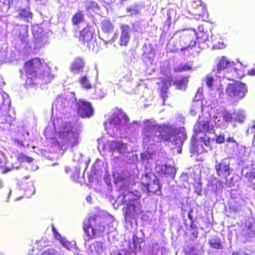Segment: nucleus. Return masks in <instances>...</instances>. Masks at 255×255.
Wrapping results in <instances>:
<instances>
[{
	"label": "nucleus",
	"mask_w": 255,
	"mask_h": 255,
	"mask_svg": "<svg viewBox=\"0 0 255 255\" xmlns=\"http://www.w3.org/2000/svg\"><path fill=\"white\" fill-rule=\"evenodd\" d=\"M141 6L138 4H133L127 8V12L129 15L134 16L140 14Z\"/></svg>",
	"instance_id": "27"
},
{
	"label": "nucleus",
	"mask_w": 255,
	"mask_h": 255,
	"mask_svg": "<svg viewBox=\"0 0 255 255\" xmlns=\"http://www.w3.org/2000/svg\"><path fill=\"white\" fill-rule=\"evenodd\" d=\"M227 142H236V140L233 137H229L227 139Z\"/></svg>",
	"instance_id": "58"
},
{
	"label": "nucleus",
	"mask_w": 255,
	"mask_h": 255,
	"mask_svg": "<svg viewBox=\"0 0 255 255\" xmlns=\"http://www.w3.org/2000/svg\"><path fill=\"white\" fill-rule=\"evenodd\" d=\"M248 74L250 75L254 76L255 75V69H252L248 71Z\"/></svg>",
	"instance_id": "57"
},
{
	"label": "nucleus",
	"mask_w": 255,
	"mask_h": 255,
	"mask_svg": "<svg viewBox=\"0 0 255 255\" xmlns=\"http://www.w3.org/2000/svg\"><path fill=\"white\" fill-rule=\"evenodd\" d=\"M79 82L83 88L87 89H90L92 88V85L86 76L81 77L79 79Z\"/></svg>",
	"instance_id": "34"
},
{
	"label": "nucleus",
	"mask_w": 255,
	"mask_h": 255,
	"mask_svg": "<svg viewBox=\"0 0 255 255\" xmlns=\"http://www.w3.org/2000/svg\"><path fill=\"white\" fill-rule=\"evenodd\" d=\"M141 189L147 193H151L159 195L161 193V186L158 179L151 172L146 173L141 179Z\"/></svg>",
	"instance_id": "8"
},
{
	"label": "nucleus",
	"mask_w": 255,
	"mask_h": 255,
	"mask_svg": "<svg viewBox=\"0 0 255 255\" xmlns=\"http://www.w3.org/2000/svg\"><path fill=\"white\" fill-rule=\"evenodd\" d=\"M117 227V224L116 222H115L114 221H113V222L110 223L108 225L109 229L110 232H113V231H115Z\"/></svg>",
	"instance_id": "50"
},
{
	"label": "nucleus",
	"mask_w": 255,
	"mask_h": 255,
	"mask_svg": "<svg viewBox=\"0 0 255 255\" xmlns=\"http://www.w3.org/2000/svg\"><path fill=\"white\" fill-rule=\"evenodd\" d=\"M95 31L94 28L91 25L87 24L84 28L80 31L79 40L83 44L87 43V46L91 49L92 45L95 41Z\"/></svg>",
	"instance_id": "12"
},
{
	"label": "nucleus",
	"mask_w": 255,
	"mask_h": 255,
	"mask_svg": "<svg viewBox=\"0 0 255 255\" xmlns=\"http://www.w3.org/2000/svg\"><path fill=\"white\" fill-rule=\"evenodd\" d=\"M140 156L144 162L148 163L149 160L152 158V154L149 151H145L141 153Z\"/></svg>",
	"instance_id": "40"
},
{
	"label": "nucleus",
	"mask_w": 255,
	"mask_h": 255,
	"mask_svg": "<svg viewBox=\"0 0 255 255\" xmlns=\"http://www.w3.org/2000/svg\"><path fill=\"white\" fill-rule=\"evenodd\" d=\"M110 151L114 154L115 153H118L121 154H124L128 152V145L122 141L116 140L112 141L109 144Z\"/></svg>",
	"instance_id": "16"
},
{
	"label": "nucleus",
	"mask_w": 255,
	"mask_h": 255,
	"mask_svg": "<svg viewBox=\"0 0 255 255\" xmlns=\"http://www.w3.org/2000/svg\"><path fill=\"white\" fill-rule=\"evenodd\" d=\"M192 65L190 63L180 64L174 67V71L178 72L187 71L192 69Z\"/></svg>",
	"instance_id": "32"
},
{
	"label": "nucleus",
	"mask_w": 255,
	"mask_h": 255,
	"mask_svg": "<svg viewBox=\"0 0 255 255\" xmlns=\"http://www.w3.org/2000/svg\"><path fill=\"white\" fill-rule=\"evenodd\" d=\"M111 255H130L129 252L126 250H120L111 254Z\"/></svg>",
	"instance_id": "47"
},
{
	"label": "nucleus",
	"mask_w": 255,
	"mask_h": 255,
	"mask_svg": "<svg viewBox=\"0 0 255 255\" xmlns=\"http://www.w3.org/2000/svg\"><path fill=\"white\" fill-rule=\"evenodd\" d=\"M243 234L246 237H253L255 236V221L252 219L246 223L243 229Z\"/></svg>",
	"instance_id": "20"
},
{
	"label": "nucleus",
	"mask_w": 255,
	"mask_h": 255,
	"mask_svg": "<svg viewBox=\"0 0 255 255\" xmlns=\"http://www.w3.org/2000/svg\"><path fill=\"white\" fill-rule=\"evenodd\" d=\"M230 209L234 213L237 214L241 210V206L239 203L233 202L230 205Z\"/></svg>",
	"instance_id": "37"
},
{
	"label": "nucleus",
	"mask_w": 255,
	"mask_h": 255,
	"mask_svg": "<svg viewBox=\"0 0 255 255\" xmlns=\"http://www.w3.org/2000/svg\"><path fill=\"white\" fill-rule=\"evenodd\" d=\"M210 247L214 249L221 250L223 248L219 238L215 237L209 241Z\"/></svg>",
	"instance_id": "29"
},
{
	"label": "nucleus",
	"mask_w": 255,
	"mask_h": 255,
	"mask_svg": "<svg viewBox=\"0 0 255 255\" xmlns=\"http://www.w3.org/2000/svg\"><path fill=\"white\" fill-rule=\"evenodd\" d=\"M85 15L81 10H78L72 16V21L74 25H77L81 23L84 19Z\"/></svg>",
	"instance_id": "28"
},
{
	"label": "nucleus",
	"mask_w": 255,
	"mask_h": 255,
	"mask_svg": "<svg viewBox=\"0 0 255 255\" xmlns=\"http://www.w3.org/2000/svg\"><path fill=\"white\" fill-rule=\"evenodd\" d=\"M142 243V239L137 238L136 236H133V244L135 249H140V244Z\"/></svg>",
	"instance_id": "42"
},
{
	"label": "nucleus",
	"mask_w": 255,
	"mask_h": 255,
	"mask_svg": "<svg viewBox=\"0 0 255 255\" xmlns=\"http://www.w3.org/2000/svg\"><path fill=\"white\" fill-rule=\"evenodd\" d=\"M144 144L152 145L163 140L175 145L182 144L186 138V134L178 132L177 129L165 126H160L153 122L146 120L143 131Z\"/></svg>",
	"instance_id": "2"
},
{
	"label": "nucleus",
	"mask_w": 255,
	"mask_h": 255,
	"mask_svg": "<svg viewBox=\"0 0 255 255\" xmlns=\"http://www.w3.org/2000/svg\"><path fill=\"white\" fill-rule=\"evenodd\" d=\"M225 141V137L222 135H219L217 136L216 138V142L217 143H223Z\"/></svg>",
	"instance_id": "51"
},
{
	"label": "nucleus",
	"mask_w": 255,
	"mask_h": 255,
	"mask_svg": "<svg viewBox=\"0 0 255 255\" xmlns=\"http://www.w3.org/2000/svg\"><path fill=\"white\" fill-rule=\"evenodd\" d=\"M25 22H29L32 19V13L28 9L19 10L18 15L16 16Z\"/></svg>",
	"instance_id": "25"
},
{
	"label": "nucleus",
	"mask_w": 255,
	"mask_h": 255,
	"mask_svg": "<svg viewBox=\"0 0 255 255\" xmlns=\"http://www.w3.org/2000/svg\"><path fill=\"white\" fill-rule=\"evenodd\" d=\"M248 182H250L252 184H255V168H252L250 172L247 173L245 175Z\"/></svg>",
	"instance_id": "35"
},
{
	"label": "nucleus",
	"mask_w": 255,
	"mask_h": 255,
	"mask_svg": "<svg viewBox=\"0 0 255 255\" xmlns=\"http://www.w3.org/2000/svg\"><path fill=\"white\" fill-rule=\"evenodd\" d=\"M80 172V168L79 167H76L75 168L74 172L73 173L72 175V179L76 181L78 179Z\"/></svg>",
	"instance_id": "49"
},
{
	"label": "nucleus",
	"mask_w": 255,
	"mask_h": 255,
	"mask_svg": "<svg viewBox=\"0 0 255 255\" xmlns=\"http://www.w3.org/2000/svg\"><path fill=\"white\" fill-rule=\"evenodd\" d=\"M195 44L196 41L194 40H190L189 43L187 46L181 48V51H184L185 50H189L193 47L195 46Z\"/></svg>",
	"instance_id": "45"
},
{
	"label": "nucleus",
	"mask_w": 255,
	"mask_h": 255,
	"mask_svg": "<svg viewBox=\"0 0 255 255\" xmlns=\"http://www.w3.org/2000/svg\"><path fill=\"white\" fill-rule=\"evenodd\" d=\"M45 129V134L62 150L77 146L80 141L82 127L79 123H64L61 118L54 119Z\"/></svg>",
	"instance_id": "1"
},
{
	"label": "nucleus",
	"mask_w": 255,
	"mask_h": 255,
	"mask_svg": "<svg viewBox=\"0 0 255 255\" xmlns=\"http://www.w3.org/2000/svg\"><path fill=\"white\" fill-rule=\"evenodd\" d=\"M236 72V68L235 67V63L234 62L231 63L225 57H222L219 60V62L217 65V69L216 71V76L217 77L227 78L230 79L226 76V73L230 71Z\"/></svg>",
	"instance_id": "10"
},
{
	"label": "nucleus",
	"mask_w": 255,
	"mask_h": 255,
	"mask_svg": "<svg viewBox=\"0 0 255 255\" xmlns=\"http://www.w3.org/2000/svg\"><path fill=\"white\" fill-rule=\"evenodd\" d=\"M165 95H166V92L164 91L163 89H162V91H161V97L163 98L164 101L165 100Z\"/></svg>",
	"instance_id": "59"
},
{
	"label": "nucleus",
	"mask_w": 255,
	"mask_h": 255,
	"mask_svg": "<svg viewBox=\"0 0 255 255\" xmlns=\"http://www.w3.org/2000/svg\"><path fill=\"white\" fill-rule=\"evenodd\" d=\"M10 106V101L8 99L4 100L0 110V124L7 123L10 125L12 122V118L4 110L8 109Z\"/></svg>",
	"instance_id": "17"
},
{
	"label": "nucleus",
	"mask_w": 255,
	"mask_h": 255,
	"mask_svg": "<svg viewBox=\"0 0 255 255\" xmlns=\"http://www.w3.org/2000/svg\"><path fill=\"white\" fill-rule=\"evenodd\" d=\"M194 36H196L197 38H199L201 37V38L203 42H205L206 40H209V38L208 35L204 33V32H201L197 35L196 34V33L195 31L193 32V35L192 36L194 37Z\"/></svg>",
	"instance_id": "44"
},
{
	"label": "nucleus",
	"mask_w": 255,
	"mask_h": 255,
	"mask_svg": "<svg viewBox=\"0 0 255 255\" xmlns=\"http://www.w3.org/2000/svg\"><path fill=\"white\" fill-rule=\"evenodd\" d=\"M92 199V198L90 196H88L86 197V200L88 202H90Z\"/></svg>",
	"instance_id": "61"
},
{
	"label": "nucleus",
	"mask_w": 255,
	"mask_h": 255,
	"mask_svg": "<svg viewBox=\"0 0 255 255\" xmlns=\"http://www.w3.org/2000/svg\"><path fill=\"white\" fill-rule=\"evenodd\" d=\"M36 28L37 29H35V28L33 29V35L34 37V49L35 51H38L48 44L49 38L47 32L44 31L41 28L36 27Z\"/></svg>",
	"instance_id": "11"
},
{
	"label": "nucleus",
	"mask_w": 255,
	"mask_h": 255,
	"mask_svg": "<svg viewBox=\"0 0 255 255\" xmlns=\"http://www.w3.org/2000/svg\"><path fill=\"white\" fill-rule=\"evenodd\" d=\"M24 68L27 77L26 83L28 85L37 84L38 80L46 83L53 78L49 66L39 58L28 61L25 63Z\"/></svg>",
	"instance_id": "3"
},
{
	"label": "nucleus",
	"mask_w": 255,
	"mask_h": 255,
	"mask_svg": "<svg viewBox=\"0 0 255 255\" xmlns=\"http://www.w3.org/2000/svg\"><path fill=\"white\" fill-rule=\"evenodd\" d=\"M188 79L186 77L179 78L174 81V85L176 86V88L178 90L185 91L187 88Z\"/></svg>",
	"instance_id": "24"
},
{
	"label": "nucleus",
	"mask_w": 255,
	"mask_h": 255,
	"mask_svg": "<svg viewBox=\"0 0 255 255\" xmlns=\"http://www.w3.org/2000/svg\"><path fill=\"white\" fill-rule=\"evenodd\" d=\"M76 105L78 113L82 118H90L93 116L94 110L89 102L79 100L76 101Z\"/></svg>",
	"instance_id": "14"
},
{
	"label": "nucleus",
	"mask_w": 255,
	"mask_h": 255,
	"mask_svg": "<svg viewBox=\"0 0 255 255\" xmlns=\"http://www.w3.org/2000/svg\"><path fill=\"white\" fill-rule=\"evenodd\" d=\"M175 173L176 170L172 166L167 165L166 164L165 172L164 173L163 175L174 176L175 174Z\"/></svg>",
	"instance_id": "39"
},
{
	"label": "nucleus",
	"mask_w": 255,
	"mask_h": 255,
	"mask_svg": "<svg viewBox=\"0 0 255 255\" xmlns=\"http://www.w3.org/2000/svg\"><path fill=\"white\" fill-rule=\"evenodd\" d=\"M193 235L196 238L198 236V232L197 231H194L192 233Z\"/></svg>",
	"instance_id": "63"
},
{
	"label": "nucleus",
	"mask_w": 255,
	"mask_h": 255,
	"mask_svg": "<svg viewBox=\"0 0 255 255\" xmlns=\"http://www.w3.org/2000/svg\"><path fill=\"white\" fill-rule=\"evenodd\" d=\"M128 118L122 110L115 109L109 122L105 123V128L107 130L109 125L111 128L121 132H127L128 129L131 128L132 126L128 123Z\"/></svg>",
	"instance_id": "6"
},
{
	"label": "nucleus",
	"mask_w": 255,
	"mask_h": 255,
	"mask_svg": "<svg viewBox=\"0 0 255 255\" xmlns=\"http://www.w3.org/2000/svg\"><path fill=\"white\" fill-rule=\"evenodd\" d=\"M85 7L86 10L95 11L99 9V5L97 2L91 0L85 2Z\"/></svg>",
	"instance_id": "30"
},
{
	"label": "nucleus",
	"mask_w": 255,
	"mask_h": 255,
	"mask_svg": "<svg viewBox=\"0 0 255 255\" xmlns=\"http://www.w3.org/2000/svg\"><path fill=\"white\" fill-rule=\"evenodd\" d=\"M102 29L105 32L109 33L112 31L114 29L113 25L111 21L104 19L102 22Z\"/></svg>",
	"instance_id": "33"
},
{
	"label": "nucleus",
	"mask_w": 255,
	"mask_h": 255,
	"mask_svg": "<svg viewBox=\"0 0 255 255\" xmlns=\"http://www.w3.org/2000/svg\"><path fill=\"white\" fill-rule=\"evenodd\" d=\"M214 79L213 77L207 76L206 78V84L208 88H211L213 86Z\"/></svg>",
	"instance_id": "46"
},
{
	"label": "nucleus",
	"mask_w": 255,
	"mask_h": 255,
	"mask_svg": "<svg viewBox=\"0 0 255 255\" xmlns=\"http://www.w3.org/2000/svg\"><path fill=\"white\" fill-rule=\"evenodd\" d=\"M17 160L19 163L23 162L30 163L33 161V158L25 155L22 153H20L17 157Z\"/></svg>",
	"instance_id": "36"
},
{
	"label": "nucleus",
	"mask_w": 255,
	"mask_h": 255,
	"mask_svg": "<svg viewBox=\"0 0 255 255\" xmlns=\"http://www.w3.org/2000/svg\"><path fill=\"white\" fill-rule=\"evenodd\" d=\"M52 231L55 238L59 241L60 244L63 247L68 250H70L72 248V244L71 243L68 241L66 238L62 237L61 235L57 232L55 228H53Z\"/></svg>",
	"instance_id": "23"
},
{
	"label": "nucleus",
	"mask_w": 255,
	"mask_h": 255,
	"mask_svg": "<svg viewBox=\"0 0 255 255\" xmlns=\"http://www.w3.org/2000/svg\"><path fill=\"white\" fill-rule=\"evenodd\" d=\"M222 115L223 117V118H224L227 125V127L228 126V124L229 123H231L233 120V117L232 114L228 111L226 110H223L221 112Z\"/></svg>",
	"instance_id": "38"
},
{
	"label": "nucleus",
	"mask_w": 255,
	"mask_h": 255,
	"mask_svg": "<svg viewBox=\"0 0 255 255\" xmlns=\"http://www.w3.org/2000/svg\"><path fill=\"white\" fill-rule=\"evenodd\" d=\"M237 115L238 117L236 118V120L240 122H242L244 120V116L242 112H237Z\"/></svg>",
	"instance_id": "52"
},
{
	"label": "nucleus",
	"mask_w": 255,
	"mask_h": 255,
	"mask_svg": "<svg viewBox=\"0 0 255 255\" xmlns=\"http://www.w3.org/2000/svg\"><path fill=\"white\" fill-rule=\"evenodd\" d=\"M115 183L121 189H125L128 186L129 178L123 174L115 172L113 174Z\"/></svg>",
	"instance_id": "18"
},
{
	"label": "nucleus",
	"mask_w": 255,
	"mask_h": 255,
	"mask_svg": "<svg viewBox=\"0 0 255 255\" xmlns=\"http://www.w3.org/2000/svg\"><path fill=\"white\" fill-rule=\"evenodd\" d=\"M167 17H168V19L170 21L171 19V12L170 11H168V13H167Z\"/></svg>",
	"instance_id": "62"
},
{
	"label": "nucleus",
	"mask_w": 255,
	"mask_h": 255,
	"mask_svg": "<svg viewBox=\"0 0 255 255\" xmlns=\"http://www.w3.org/2000/svg\"><path fill=\"white\" fill-rule=\"evenodd\" d=\"M85 247L87 253L90 255H101L106 250V247L104 243L95 241L90 245L86 244Z\"/></svg>",
	"instance_id": "15"
},
{
	"label": "nucleus",
	"mask_w": 255,
	"mask_h": 255,
	"mask_svg": "<svg viewBox=\"0 0 255 255\" xmlns=\"http://www.w3.org/2000/svg\"><path fill=\"white\" fill-rule=\"evenodd\" d=\"M19 31L20 33L18 37L22 42H25L26 38L28 36L27 26L25 25H21L19 27Z\"/></svg>",
	"instance_id": "31"
},
{
	"label": "nucleus",
	"mask_w": 255,
	"mask_h": 255,
	"mask_svg": "<svg viewBox=\"0 0 255 255\" xmlns=\"http://www.w3.org/2000/svg\"><path fill=\"white\" fill-rule=\"evenodd\" d=\"M144 61L147 64H151L153 61V59L150 56H146L144 58Z\"/></svg>",
	"instance_id": "53"
},
{
	"label": "nucleus",
	"mask_w": 255,
	"mask_h": 255,
	"mask_svg": "<svg viewBox=\"0 0 255 255\" xmlns=\"http://www.w3.org/2000/svg\"><path fill=\"white\" fill-rule=\"evenodd\" d=\"M41 255H60V253L52 248H49L44 251Z\"/></svg>",
	"instance_id": "41"
},
{
	"label": "nucleus",
	"mask_w": 255,
	"mask_h": 255,
	"mask_svg": "<svg viewBox=\"0 0 255 255\" xmlns=\"http://www.w3.org/2000/svg\"><path fill=\"white\" fill-rule=\"evenodd\" d=\"M195 192L198 195H201V193L202 192V185L200 183H197L195 185Z\"/></svg>",
	"instance_id": "48"
},
{
	"label": "nucleus",
	"mask_w": 255,
	"mask_h": 255,
	"mask_svg": "<svg viewBox=\"0 0 255 255\" xmlns=\"http://www.w3.org/2000/svg\"><path fill=\"white\" fill-rule=\"evenodd\" d=\"M246 85L241 82L229 84L226 90V93L229 97L236 100L243 99L247 93Z\"/></svg>",
	"instance_id": "9"
},
{
	"label": "nucleus",
	"mask_w": 255,
	"mask_h": 255,
	"mask_svg": "<svg viewBox=\"0 0 255 255\" xmlns=\"http://www.w3.org/2000/svg\"><path fill=\"white\" fill-rule=\"evenodd\" d=\"M216 163L215 169L217 174L221 178L226 179L231 174L230 159L224 158L219 162L216 161Z\"/></svg>",
	"instance_id": "13"
},
{
	"label": "nucleus",
	"mask_w": 255,
	"mask_h": 255,
	"mask_svg": "<svg viewBox=\"0 0 255 255\" xmlns=\"http://www.w3.org/2000/svg\"><path fill=\"white\" fill-rule=\"evenodd\" d=\"M83 228L86 235L84 238L85 242L99 237L101 233L106 232V228L104 225L98 223L97 219L93 217L84 222Z\"/></svg>",
	"instance_id": "7"
},
{
	"label": "nucleus",
	"mask_w": 255,
	"mask_h": 255,
	"mask_svg": "<svg viewBox=\"0 0 255 255\" xmlns=\"http://www.w3.org/2000/svg\"><path fill=\"white\" fill-rule=\"evenodd\" d=\"M232 255H249L247 254H244V253H242V252H238V253H233L232 254Z\"/></svg>",
	"instance_id": "60"
},
{
	"label": "nucleus",
	"mask_w": 255,
	"mask_h": 255,
	"mask_svg": "<svg viewBox=\"0 0 255 255\" xmlns=\"http://www.w3.org/2000/svg\"><path fill=\"white\" fill-rule=\"evenodd\" d=\"M29 190H30V191L31 192V193L30 194V195H32V194H34V193H35V189H34V186H33V185L32 184H30L29 186Z\"/></svg>",
	"instance_id": "56"
},
{
	"label": "nucleus",
	"mask_w": 255,
	"mask_h": 255,
	"mask_svg": "<svg viewBox=\"0 0 255 255\" xmlns=\"http://www.w3.org/2000/svg\"><path fill=\"white\" fill-rule=\"evenodd\" d=\"M213 130V127L208 119L198 121L194 128L196 136H193L191 139L194 150L200 153L207 151V148H210V138L203 133L212 132Z\"/></svg>",
	"instance_id": "4"
},
{
	"label": "nucleus",
	"mask_w": 255,
	"mask_h": 255,
	"mask_svg": "<svg viewBox=\"0 0 255 255\" xmlns=\"http://www.w3.org/2000/svg\"><path fill=\"white\" fill-rule=\"evenodd\" d=\"M214 123L217 127L222 128H227V123L223 118L221 112H220L216 116L214 117Z\"/></svg>",
	"instance_id": "26"
},
{
	"label": "nucleus",
	"mask_w": 255,
	"mask_h": 255,
	"mask_svg": "<svg viewBox=\"0 0 255 255\" xmlns=\"http://www.w3.org/2000/svg\"><path fill=\"white\" fill-rule=\"evenodd\" d=\"M255 121L254 122V124L253 125H252V127H250L247 131V132L248 133H250V132H255Z\"/></svg>",
	"instance_id": "55"
},
{
	"label": "nucleus",
	"mask_w": 255,
	"mask_h": 255,
	"mask_svg": "<svg viewBox=\"0 0 255 255\" xmlns=\"http://www.w3.org/2000/svg\"><path fill=\"white\" fill-rule=\"evenodd\" d=\"M12 168L13 169H15L16 170H18V169H19L20 168V167L18 166H14L13 165H12Z\"/></svg>",
	"instance_id": "64"
},
{
	"label": "nucleus",
	"mask_w": 255,
	"mask_h": 255,
	"mask_svg": "<svg viewBox=\"0 0 255 255\" xmlns=\"http://www.w3.org/2000/svg\"><path fill=\"white\" fill-rule=\"evenodd\" d=\"M121 35L120 44L121 46H126L128 44L130 37L131 31L130 27L127 24H122L121 27Z\"/></svg>",
	"instance_id": "19"
},
{
	"label": "nucleus",
	"mask_w": 255,
	"mask_h": 255,
	"mask_svg": "<svg viewBox=\"0 0 255 255\" xmlns=\"http://www.w3.org/2000/svg\"><path fill=\"white\" fill-rule=\"evenodd\" d=\"M119 196L116 203L118 205L122 204H126L125 219L126 221L133 219L141 212L140 203V193L136 190L134 191H125Z\"/></svg>",
	"instance_id": "5"
},
{
	"label": "nucleus",
	"mask_w": 255,
	"mask_h": 255,
	"mask_svg": "<svg viewBox=\"0 0 255 255\" xmlns=\"http://www.w3.org/2000/svg\"><path fill=\"white\" fill-rule=\"evenodd\" d=\"M13 0H0V2L5 5H8V7H10V4L12 3Z\"/></svg>",
	"instance_id": "54"
},
{
	"label": "nucleus",
	"mask_w": 255,
	"mask_h": 255,
	"mask_svg": "<svg viewBox=\"0 0 255 255\" xmlns=\"http://www.w3.org/2000/svg\"><path fill=\"white\" fill-rule=\"evenodd\" d=\"M67 104L68 102L66 100L62 98H59L53 103L52 108L55 107L56 110L64 114L66 111V107H67Z\"/></svg>",
	"instance_id": "22"
},
{
	"label": "nucleus",
	"mask_w": 255,
	"mask_h": 255,
	"mask_svg": "<svg viewBox=\"0 0 255 255\" xmlns=\"http://www.w3.org/2000/svg\"><path fill=\"white\" fill-rule=\"evenodd\" d=\"M166 164H157L155 167V170L156 172L161 175H164L165 172Z\"/></svg>",
	"instance_id": "43"
},
{
	"label": "nucleus",
	"mask_w": 255,
	"mask_h": 255,
	"mask_svg": "<svg viewBox=\"0 0 255 255\" xmlns=\"http://www.w3.org/2000/svg\"><path fill=\"white\" fill-rule=\"evenodd\" d=\"M84 66V60L80 57H77L72 63L70 69L72 72L77 73L80 71H82Z\"/></svg>",
	"instance_id": "21"
}]
</instances>
